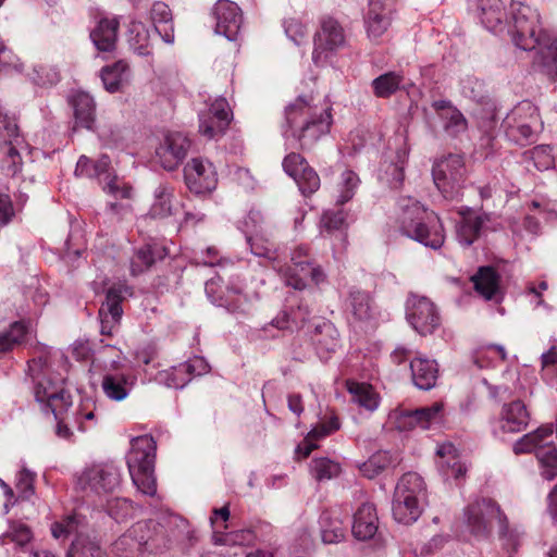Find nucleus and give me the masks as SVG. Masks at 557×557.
Wrapping results in <instances>:
<instances>
[{"label": "nucleus", "mask_w": 557, "mask_h": 557, "mask_svg": "<svg viewBox=\"0 0 557 557\" xmlns=\"http://www.w3.org/2000/svg\"><path fill=\"white\" fill-rule=\"evenodd\" d=\"M476 16L488 32L508 34L517 48L536 49L534 64L548 77L557 78V35L541 27L535 9L512 0L508 20L502 0H478Z\"/></svg>", "instance_id": "nucleus-1"}, {"label": "nucleus", "mask_w": 557, "mask_h": 557, "mask_svg": "<svg viewBox=\"0 0 557 557\" xmlns=\"http://www.w3.org/2000/svg\"><path fill=\"white\" fill-rule=\"evenodd\" d=\"M331 106L313 103L312 98L298 97L285 109L284 136L298 141L301 149H310L331 128Z\"/></svg>", "instance_id": "nucleus-2"}, {"label": "nucleus", "mask_w": 557, "mask_h": 557, "mask_svg": "<svg viewBox=\"0 0 557 557\" xmlns=\"http://www.w3.org/2000/svg\"><path fill=\"white\" fill-rule=\"evenodd\" d=\"M494 521H497L499 539L504 548L508 552H516L521 543L523 532L517 527H509L506 515L494 499L476 498L463 509L465 525L468 532L478 540L488 537Z\"/></svg>", "instance_id": "nucleus-3"}, {"label": "nucleus", "mask_w": 557, "mask_h": 557, "mask_svg": "<svg viewBox=\"0 0 557 557\" xmlns=\"http://www.w3.org/2000/svg\"><path fill=\"white\" fill-rule=\"evenodd\" d=\"M398 208L399 231L403 235L434 250L443 246L445 231L442 221L433 211H428L411 197L400 198Z\"/></svg>", "instance_id": "nucleus-4"}, {"label": "nucleus", "mask_w": 557, "mask_h": 557, "mask_svg": "<svg viewBox=\"0 0 557 557\" xmlns=\"http://www.w3.org/2000/svg\"><path fill=\"white\" fill-rule=\"evenodd\" d=\"M157 444L151 435H141L131 441L126 463L133 484L145 495L157 492L154 460Z\"/></svg>", "instance_id": "nucleus-5"}, {"label": "nucleus", "mask_w": 557, "mask_h": 557, "mask_svg": "<svg viewBox=\"0 0 557 557\" xmlns=\"http://www.w3.org/2000/svg\"><path fill=\"white\" fill-rule=\"evenodd\" d=\"M28 372L34 381L35 398L51 410L54 418L59 420L60 414L66 411L72 405L69 392L62 386V380L52 382L46 368V360L41 357L28 362Z\"/></svg>", "instance_id": "nucleus-6"}, {"label": "nucleus", "mask_w": 557, "mask_h": 557, "mask_svg": "<svg viewBox=\"0 0 557 557\" xmlns=\"http://www.w3.org/2000/svg\"><path fill=\"white\" fill-rule=\"evenodd\" d=\"M554 429L542 425L523 435L513 445L515 454L534 453L542 466V475L550 481L557 475V446L553 443Z\"/></svg>", "instance_id": "nucleus-7"}, {"label": "nucleus", "mask_w": 557, "mask_h": 557, "mask_svg": "<svg viewBox=\"0 0 557 557\" xmlns=\"http://www.w3.org/2000/svg\"><path fill=\"white\" fill-rule=\"evenodd\" d=\"M347 46L344 26L336 18L324 16L313 36L312 62L320 67L333 65L337 54Z\"/></svg>", "instance_id": "nucleus-8"}, {"label": "nucleus", "mask_w": 557, "mask_h": 557, "mask_svg": "<svg viewBox=\"0 0 557 557\" xmlns=\"http://www.w3.org/2000/svg\"><path fill=\"white\" fill-rule=\"evenodd\" d=\"M502 127L509 140L525 145L543 129V122L537 108L531 101L523 100L508 112Z\"/></svg>", "instance_id": "nucleus-9"}, {"label": "nucleus", "mask_w": 557, "mask_h": 557, "mask_svg": "<svg viewBox=\"0 0 557 557\" xmlns=\"http://www.w3.org/2000/svg\"><path fill=\"white\" fill-rule=\"evenodd\" d=\"M432 175L434 184L445 198H458L466 178L463 158L459 154H449L440 159L433 165Z\"/></svg>", "instance_id": "nucleus-10"}, {"label": "nucleus", "mask_w": 557, "mask_h": 557, "mask_svg": "<svg viewBox=\"0 0 557 557\" xmlns=\"http://www.w3.org/2000/svg\"><path fill=\"white\" fill-rule=\"evenodd\" d=\"M121 483L120 470L112 463H94L76 478V486L87 495L113 493Z\"/></svg>", "instance_id": "nucleus-11"}, {"label": "nucleus", "mask_w": 557, "mask_h": 557, "mask_svg": "<svg viewBox=\"0 0 557 557\" xmlns=\"http://www.w3.org/2000/svg\"><path fill=\"white\" fill-rule=\"evenodd\" d=\"M110 158L101 156L97 161L90 160L86 156H81L75 168L77 177H103V190L116 199H129L132 197V187L120 180L117 176L109 174Z\"/></svg>", "instance_id": "nucleus-12"}, {"label": "nucleus", "mask_w": 557, "mask_h": 557, "mask_svg": "<svg viewBox=\"0 0 557 557\" xmlns=\"http://www.w3.org/2000/svg\"><path fill=\"white\" fill-rule=\"evenodd\" d=\"M158 547L151 523L145 521L133 524L113 544L114 552L122 557H144L146 553H151Z\"/></svg>", "instance_id": "nucleus-13"}, {"label": "nucleus", "mask_w": 557, "mask_h": 557, "mask_svg": "<svg viewBox=\"0 0 557 557\" xmlns=\"http://www.w3.org/2000/svg\"><path fill=\"white\" fill-rule=\"evenodd\" d=\"M218 281L214 278L208 281L205 286L206 294L212 304L219 307H225L232 312H244L248 304L253 299L255 293H249L242 285L240 274H234L226 285V292L218 294Z\"/></svg>", "instance_id": "nucleus-14"}, {"label": "nucleus", "mask_w": 557, "mask_h": 557, "mask_svg": "<svg viewBox=\"0 0 557 557\" xmlns=\"http://www.w3.org/2000/svg\"><path fill=\"white\" fill-rule=\"evenodd\" d=\"M406 318L422 336L430 335L441 325L436 306L426 297L412 295L407 300Z\"/></svg>", "instance_id": "nucleus-15"}, {"label": "nucleus", "mask_w": 557, "mask_h": 557, "mask_svg": "<svg viewBox=\"0 0 557 557\" xmlns=\"http://www.w3.org/2000/svg\"><path fill=\"white\" fill-rule=\"evenodd\" d=\"M243 231L251 252L260 258L273 259L274 245L270 242L268 226L259 210H250L243 222Z\"/></svg>", "instance_id": "nucleus-16"}, {"label": "nucleus", "mask_w": 557, "mask_h": 557, "mask_svg": "<svg viewBox=\"0 0 557 557\" xmlns=\"http://www.w3.org/2000/svg\"><path fill=\"white\" fill-rule=\"evenodd\" d=\"M184 177L187 187L195 194L211 193L218 185L215 168L202 158H194L185 165Z\"/></svg>", "instance_id": "nucleus-17"}, {"label": "nucleus", "mask_w": 557, "mask_h": 557, "mask_svg": "<svg viewBox=\"0 0 557 557\" xmlns=\"http://www.w3.org/2000/svg\"><path fill=\"white\" fill-rule=\"evenodd\" d=\"M443 418L444 405L434 403L430 407L399 411L395 417V424L399 431H410L414 428L426 430L441 424Z\"/></svg>", "instance_id": "nucleus-18"}, {"label": "nucleus", "mask_w": 557, "mask_h": 557, "mask_svg": "<svg viewBox=\"0 0 557 557\" xmlns=\"http://www.w3.org/2000/svg\"><path fill=\"white\" fill-rule=\"evenodd\" d=\"M215 26L214 33L230 41L237 40L243 24L240 8L233 1L219 0L212 11Z\"/></svg>", "instance_id": "nucleus-19"}, {"label": "nucleus", "mask_w": 557, "mask_h": 557, "mask_svg": "<svg viewBox=\"0 0 557 557\" xmlns=\"http://www.w3.org/2000/svg\"><path fill=\"white\" fill-rule=\"evenodd\" d=\"M190 148V140L180 132L165 135L156 149L158 162L164 170H175L185 159Z\"/></svg>", "instance_id": "nucleus-20"}, {"label": "nucleus", "mask_w": 557, "mask_h": 557, "mask_svg": "<svg viewBox=\"0 0 557 557\" xmlns=\"http://www.w3.org/2000/svg\"><path fill=\"white\" fill-rule=\"evenodd\" d=\"M283 169L288 176L294 178L302 195H311L320 188L318 173L299 153L287 154L283 160Z\"/></svg>", "instance_id": "nucleus-21"}, {"label": "nucleus", "mask_w": 557, "mask_h": 557, "mask_svg": "<svg viewBox=\"0 0 557 557\" xmlns=\"http://www.w3.org/2000/svg\"><path fill=\"white\" fill-rule=\"evenodd\" d=\"M230 120L226 99L216 98L207 110L199 113V133L208 139H215L224 133Z\"/></svg>", "instance_id": "nucleus-22"}, {"label": "nucleus", "mask_w": 557, "mask_h": 557, "mask_svg": "<svg viewBox=\"0 0 557 557\" xmlns=\"http://www.w3.org/2000/svg\"><path fill=\"white\" fill-rule=\"evenodd\" d=\"M494 216L492 213L482 212L478 215L465 214L456 223V238L457 242L463 247H470L481 236L485 234L487 230H495L493 224Z\"/></svg>", "instance_id": "nucleus-23"}, {"label": "nucleus", "mask_w": 557, "mask_h": 557, "mask_svg": "<svg viewBox=\"0 0 557 557\" xmlns=\"http://www.w3.org/2000/svg\"><path fill=\"white\" fill-rule=\"evenodd\" d=\"M431 106L437 113L443 129L448 136L456 137L466 132L468 127L466 117L449 100H434Z\"/></svg>", "instance_id": "nucleus-24"}, {"label": "nucleus", "mask_w": 557, "mask_h": 557, "mask_svg": "<svg viewBox=\"0 0 557 557\" xmlns=\"http://www.w3.org/2000/svg\"><path fill=\"white\" fill-rule=\"evenodd\" d=\"M121 302V290L116 288H110L107 292L106 300L102 302L99 309L101 334L111 335L114 327L120 323L123 314Z\"/></svg>", "instance_id": "nucleus-25"}, {"label": "nucleus", "mask_w": 557, "mask_h": 557, "mask_svg": "<svg viewBox=\"0 0 557 557\" xmlns=\"http://www.w3.org/2000/svg\"><path fill=\"white\" fill-rule=\"evenodd\" d=\"M437 468L445 480H459L466 474V467L460 462L457 449L451 443L438 444L436 448Z\"/></svg>", "instance_id": "nucleus-26"}, {"label": "nucleus", "mask_w": 557, "mask_h": 557, "mask_svg": "<svg viewBox=\"0 0 557 557\" xmlns=\"http://www.w3.org/2000/svg\"><path fill=\"white\" fill-rule=\"evenodd\" d=\"M411 379L416 387L430 391L436 385L438 364L436 360L418 356L410 361Z\"/></svg>", "instance_id": "nucleus-27"}, {"label": "nucleus", "mask_w": 557, "mask_h": 557, "mask_svg": "<svg viewBox=\"0 0 557 557\" xmlns=\"http://www.w3.org/2000/svg\"><path fill=\"white\" fill-rule=\"evenodd\" d=\"M377 531V516L372 504L363 503L355 512L351 532L360 541H367Z\"/></svg>", "instance_id": "nucleus-28"}, {"label": "nucleus", "mask_w": 557, "mask_h": 557, "mask_svg": "<svg viewBox=\"0 0 557 557\" xmlns=\"http://www.w3.org/2000/svg\"><path fill=\"white\" fill-rule=\"evenodd\" d=\"M181 205L174 199L173 188L165 184H160L153 191V201L151 203L149 215L153 219H165L177 214Z\"/></svg>", "instance_id": "nucleus-29"}, {"label": "nucleus", "mask_w": 557, "mask_h": 557, "mask_svg": "<svg viewBox=\"0 0 557 557\" xmlns=\"http://www.w3.org/2000/svg\"><path fill=\"white\" fill-rule=\"evenodd\" d=\"M529 423V413L524 404L515 400L503 406L499 428L506 433H518L525 429Z\"/></svg>", "instance_id": "nucleus-30"}, {"label": "nucleus", "mask_w": 557, "mask_h": 557, "mask_svg": "<svg viewBox=\"0 0 557 557\" xmlns=\"http://www.w3.org/2000/svg\"><path fill=\"white\" fill-rule=\"evenodd\" d=\"M296 268H299V273L293 272L292 268L284 271V281L286 285L295 289H304L309 280L314 284L324 282L325 274L320 267H314L311 261H297Z\"/></svg>", "instance_id": "nucleus-31"}, {"label": "nucleus", "mask_w": 557, "mask_h": 557, "mask_svg": "<svg viewBox=\"0 0 557 557\" xmlns=\"http://www.w3.org/2000/svg\"><path fill=\"white\" fill-rule=\"evenodd\" d=\"M70 102L74 110L75 124L86 129H92L96 121V104L94 98L85 91H76Z\"/></svg>", "instance_id": "nucleus-32"}, {"label": "nucleus", "mask_w": 557, "mask_h": 557, "mask_svg": "<svg viewBox=\"0 0 557 557\" xmlns=\"http://www.w3.org/2000/svg\"><path fill=\"white\" fill-rule=\"evenodd\" d=\"M119 26L116 17L99 20L90 33V38L98 50L109 52L115 48Z\"/></svg>", "instance_id": "nucleus-33"}, {"label": "nucleus", "mask_w": 557, "mask_h": 557, "mask_svg": "<svg viewBox=\"0 0 557 557\" xmlns=\"http://www.w3.org/2000/svg\"><path fill=\"white\" fill-rule=\"evenodd\" d=\"M134 383L135 379L125 373H103L101 387L109 399L121 401L129 395Z\"/></svg>", "instance_id": "nucleus-34"}, {"label": "nucleus", "mask_w": 557, "mask_h": 557, "mask_svg": "<svg viewBox=\"0 0 557 557\" xmlns=\"http://www.w3.org/2000/svg\"><path fill=\"white\" fill-rule=\"evenodd\" d=\"M391 24L388 12L385 11L379 0H370V10L366 18V29L371 40H377L387 30Z\"/></svg>", "instance_id": "nucleus-35"}, {"label": "nucleus", "mask_w": 557, "mask_h": 557, "mask_svg": "<svg viewBox=\"0 0 557 557\" xmlns=\"http://www.w3.org/2000/svg\"><path fill=\"white\" fill-rule=\"evenodd\" d=\"M150 15L153 22L152 33H158L166 44H173L172 13L169 5L161 1L154 2Z\"/></svg>", "instance_id": "nucleus-36"}, {"label": "nucleus", "mask_w": 557, "mask_h": 557, "mask_svg": "<svg viewBox=\"0 0 557 557\" xmlns=\"http://www.w3.org/2000/svg\"><path fill=\"white\" fill-rule=\"evenodd\" d=\"M423 508V503L394 495L392 504V513L394 519L404 524H411L416 522Z\"/></svg>", "instance_id": "nucleus-37"}, {"label": "nucleus", "mask_w": 557, "mask_h": 557, "mask_svg": "<svg viewBox=\"0 0 557 557\" xmlns=\"http://www.w3.org/2000/svg\"><path fill=\"white\" fill-rule=\"evenodd\" d=\"M394 495L425 502L426 490L422 476L416 472L405 473L398 481Z\"/></svg>", "instance_id": "nucleus-38"}, {"label": "nucleus", "mask_w": 557, "mask_h": 557, "mask_svg": "<svg viewBox=\"0 0 557 557\" xmlns=\"http://www.w3.org/2000/svg\"><path fill=\"white\" fill-rule=\"evenodd\" d=\"M127 41L131 49L138 55L150 54L151 32L141 22L133 21L129 24Z\"/></svg>", "instance_id": "nucleus-39"}, {"label": "nucleus", "mask_w": 557, "mask_h": 557, "mask_svg": "<svg viewBox=\"0 0 557 557\" xmlns=\"http://www.w3.org/2000/svg\"><path fill=\"white\" fill-rule=\"evenodd\" d=\"M347 309L358 321H368L374 317V307L370 295L358 289L350 290Z\"/></svg>", "instance_id": "nucleus-40"}, {"label": "nucleus", "mask_w": 557, "mask_h": 557, "mask_svg": "<svg viewBox=\"0 0 557 557\" xmlns=\"http://www.w3.org/2000/svg\"><path fill=\"white\" fill-rule=\"evenodd\" d=\"M347 388L351 395V400L359 407L364 408L371 412L379 407V396L371 385L349 381L347 383Z\"/></svg>", "instance_id": "nucleus-41"}, {"label": "nucleus", "mask_w": 557, "mask_h": 557, "mask_svg": "<svg viewBox=\"0 0 557 557\" xmlns=\"http://www.w3.org/2000/svg\"><path fill=\"white\" fill-rule=\"evenodd\" d=\"M475 290L485 299H492L498 290L497 273L490 267L480 268L472 277Z\"/></svg>", "instance_id": "nucleus-42"}, {"label": "nucleus", "mask_w": 557, "mask_h": 557, "mask_svg": "<svg viewBox=\"0 0 557 557\" xmlns=\"http://www.w3.org/2000/svg\"><path fill=\"white\" fill-rule=\"evenodd\" d=\"M310 315V310L307 306H298L296 310L290 312L284 310L280 312L268 326H274L277 330H292L293 327L301 326Z\"/></svg>", "instance_id": "nucleus-43"}, {"label": "nucleus", "mask_w": 557, "mask_h": 557, "mask_svg": "<svg viewBox=\"0 0 557 557\" xmlns=\"http://www.w3.org/2000/svg\"><path fill=\"white\" fill-rule=\"evenodd\" d=\"M404 84V77L396 72L384 73L372 81L373 92L379 98H387Z\"/></svg>", "instance_id": "nucleus-44"}, {"label": "nucleus", "mask_w": 557, "mask_h": 557, "mask_svg": "<svg viewBox=\"0 0 557 557\" xmlns=\"http://www.w3.org/2000/svg\"><path fill=\"white\" fill-rule=\"evenodd\" d=\"M28 333V326L23 321L13 322L5 331L0 332V352H4L21 344Z\"/></svg>", "instance_id": "nucleus-45"}, {"label": "nucleus", "mask_w": 557, "mask_h": 557, "mask_svg": "<svg viewBox=\"0 0 557 557\" xmlns=\"http://www.w3.org/2000/svg\"><path fill=\"white\" fill-rule=\"evenodd\" d=\"M341 465L325 457L314 458L310 462V473L317 481L332 480L339 475Z\"/></svg>", "instance_id": "nucleus-46"}, {"label": "nucleus", "mask_w": 557, "mask_h": 557, "mask_svg": "<svg viewBox=\"0 0 557 557\" xmlns=\"http://www.w3.org/2000/svg\"><path fill=\"white\" fill-rule=\"evenodd\" d=\"M392 463V455L386 450H380L361 463L359 469L364 476L372 479L388 468Z\"/></svg>", "instance_id": "nucleus-47"}, {"label": "nucleus", "mask_w": 557, "mask_h": 557, "mask_svg": "<svg viewBox=\"0 0 557 557\" xmlns=\"http://www.w3.org/2000/svg\"><path fill=\"white\" fill-rule=\"evenodd\" d=\"M127 64L124 61H117L111 66H106L101 71V79L104 88L110 92L120 89L122 82L125 79Z\"/></svg>", "instance_id": "nucleus-48"}, {"label": "nucleus", "mask_w": 557, "mask_h": 557, "mask_svg": "<svg viewBox=\"0 0 557 557\" xmlns=\"http://www.w3.org/2000/svg\"><path fill=\"white\" fill-rule=\"evenodd\" d=\"M157 380L172 388H183L190 381L183 363L159 372Z\"/></svg>", "instance_id": "nucleus-49"}, {"label": "nucleus", "mask_w": 557, "mask_h": 557, "mask_svg": "<svg viewBox=\"0 0 557 557\" xmlns=\"http://www.w3.org/2000/svg\"><path fill=\"white\" fill-rule=\"evenodd\" d=\"M156 260V251L151 245H145L136 250L131 259V272L138 275L149 269Z\"/></svg>", "instance_id": "nucleus-50"}, {"label": "nucleus", "mask_w": 557, "mask_h": 557, "mask_svg": "<svg viewBox=\"0 0 557 557\" xmlns=\"http://www.w3.org/2000/svg\"><path fill=\"white\" fill-rule=\"evenodd\" d=\"M359 183L360 180L354 171L345 170L342 173L341 181L338 183L339 195L337 197V202L343 205L349 201L354 197Z\"/></svg>", "instance_id": "nucleus-51"}, {"label": "nucleus", "mask_w": 557, "mask_h": 557, "mask_svg": "<svg viewBox=\"0 0 557 557\" xmlns=\"http://www.w3.org/2000/svg\"><path fill=\"white\" fill-rule=\"evenodd\" d=\"M96 405L91 399L83 401L75 413L77 428L82 432H86L96 425Z\"/></svg>", "instance_id": "nucleus-52"}, {"label": "nucleus", "mask_w": 557, "mask_h": 557, "mask_svg": "<svg viewBox=\"0 0 557 557\" xmlns=\"http://www.w3.org/2000/svg\"><path fill=\"white\" fill-rule=\"evenodd\" d=\"M36 473L26 467H22L16 474L15 487L18 492V497L29 499L35 492L34 483Z\"/></svg>", "instance_id": "nucleus-53"}, {"label": "nucleus", "mask_w": 557, "mask_h": 557, "mask_svg": "<svg viewBox=\"0 0 557 557\" xmlns=\"http://www.w3.org/2000/svg\"><path fill=\"white\" fill-rule=\"evenodd\" d=\"M273 259H269L273 263V268L284 277V271L288 268L293 269V272L299 273V268H296L297 261H310L309 259V251L306 246H297L290 253V264L288 265H282L281 262L277 259L276 251L274 250Z\"/></svg>", "instance_id": "nucleus-54"}, {"label": "nucleus", "mask_w": 557, "mask_h": 557, "mask_svg": "<svg viewBox=\"0 0 557 557\" xmlns=\"http://www.w3.org/2000/svg\"><path fill=\"white\" fill-rule=\"evenodd\" d=\"M406 156L405 153H397V162L389 163L384 170L385 180L392 188H398L401 186L405 174Z\"/></svg>", "instance_id": "nucleus-55"}, {"label": "nucleus", "mask_w": 557, "mask_h": 557, "mask_svg": "<svg viewBox=\"0 0 557 557\" xmlns=\"http://www.w3.org/2000/svg\"><path fill=\"white\" fill-rule=\"evenodd\" d=\"M323 336L317 339V348L319 354L333 352L339 346V339L336 329L331 323H323Z\"/></svg>", "instance_id": "nucleus-56"}, {"label": "nucleus", "mask_w": 557, "mask_h": 557, "mask_svg": "<svg viewBox=\"0 0 557 557\" xmlns=\"http://www.w3.org/2000/svg\"><path fill=\"white\" fill-rule=\"evenodd\" d=\"M461 92L475 102H483L486 97L484 83L471 76L461 81Z\"/></svg>", "instance_id": "nucleus-57"}, {"label": "nucleus", "mask_w": 557, "mask_h": 557, "mask_svg": "<svg viewBox=\"0 0 557 557\" xmlns=\"http://www.w3.org/2000/svg\"><path fill=\"white\" fill-rule=\"evenodd\" d=\"M79 524L81 520L77 515L67 516L62 521L52 524V536L57 540L65 539L74 533H77Z\"/></svg>", "instance_id": "nucleus-58"}, {"label": "nucleus", "mask_w": 557, "mask_h": 557, "mask_svg": "<svg viewBox=\"0 0 557 557\" xmlns=\"http://www.w3.org/2000/svg\"><path fill=\"white\" fill-rule=\"evenodd\" d=\"M531 159L533 160L534 166L540 171H545L554 165V157L552 154V148L548 145H541L534 147L530 151Z\"/></svg>", "instance_id": "nucleus-59"}, {"label": "nucleus", "mask_w": 557, "mask_h": 557, "mask_svg": "<svg viewBox=\"0 0 557 557\" xmlns=\"http://www.w3.org/2000/svg\"><path fill=\"white\" fill-rule=\"evenodd\" d=\"M283 26L286 36L296 46L301 45L306 40L307 29L306 26L299 20L294 17L286 18L283 23Z\"/></svg>", "instance_id": "nucleus-60"}, {"label": "nucleus", "mask_w": 557, "mask_h": 557, "mask_svg": "<svg viewBox=\"0 0 557 557\" xmlns=\"http://www.w3.org/2000/svg\"><path fill=\"white\" fill-rule=\"evenodd\" d=\"M24 69L23 63L18 57L10 50L3 41L0 39V72L2 71H15L21 73Z\"/></svg>", "instance_id": "nucleus-61"}, {"label": "nucleus", "mask_w": 557, "mask_h": 557, "mask_svg": "<svg viewBox=\"0 0 557 557\" xmlns=\"http://www.w3.org/2000/svg\"><path fill=\"white\" fill-rule=\"evenodd\" d=\"M346 215L343 210L325 211L321 218V232L332 233L339 231L345 225Z\"/></svg>", "instance_id": "nucleus-62"}, {"label": "nucleus", "mask_w": 557, "mask_h": 557, "mask_svg": "<svg viewBox=\"0 0 557 557\" xmlns=\"http://www.w3.org/2000/svg\"><path fill=\"white\" fill-rule=\"evenodd\" d=\"M321 536L324 543L335 544L344 540L345 529L342 525V522L335 521L326 523V519L323 518Z\"/></svg>", "instance_id": "nucleus-63"}, {"label": "nucleus", "mask_w": 557, "mask_h": 557, "mask_svg": "<svg viewBox=\"0 0 557 557\" xmlns=\"http://www.w3.org/2000/svg\"><path fill=\"white\" fill-rule=\"evenodd\" d=\"M28 76L35 84L40 86L52 85L59 81L58 72L44 65L34 66L33 73L28 74Z\"/></svg>", "instance_id": "nucleus-64"}]
</instances>
